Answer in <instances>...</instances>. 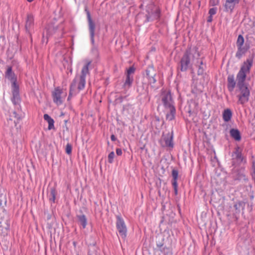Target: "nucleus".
Returning a JSON list of instances; mask_svg holds the SVG:
<instances>
[{
  "mask_svg": "<svg viewBox=\"0 0 255 255\" xmlns=\"http://www.w3.org/2000/svg\"><path fill=\"white\" fill-rule=\"evenodd\" d=\"M0 234L1 236H5L7 235V232L5 231V229L3 228V225L0 224Z\"/></svg>",
  "mask_w": 255,
  "mask_h": 255,
  "instance_id": "obj_38",
  "label": "nucleus"
},
{
  "mask_svg": "<svg viewBox=\"0 0 255 255\" xmlns=\"http://www.w3.org/2000/svg\"><path fill=\"white\" fill-rule=\"evenodd\" d=\"M116 228L120 236L125 239L127 237V228L124 219L121 215L116 216Z\"/></svg>",
  "mask_w": 255,
  "mask_h": 255,
  "instance_id": "obj_8",
  "label": "nucleus"
},
{
  "mask_svg": "<svg viewBox=\"0 0 255 255\" xmlns=\"http://www.w3.org/2000/svg\"><path fill=\"white\" fill-rule=\"evenodd\" d=\"M146 74L147 78L152 76H155L156 73L152 65L149 66L146 70Z\"/></svg>",
  "mask_w": 255,
  "mask_h": 255,
  "instance_id": "obj_26",
  "label": "nucleus"
},
{
  "mask_svg": "<svg viewBox=\"0 0 255 255\" xmlns=\"http://www.w3.org/2000/svg\"><path fill=\"white\" fill-rule=\"evenodd\" d=\"M197 55H198V56H200V55H199V53H197Z\"/></svg>",
  "mask_w": 255,
  "mask_h": 255,
  "instance_id": "obj_52",
  "label": "nucleus"
},
{
  "mask_svg": "<svg viewBox=\"0 0 255 255\" xmlns=\"http://www.w3.org/2000/svg\"><path fill=\"white\" fill-rule=\"evenodd\" d=\"M111 139L112 141H114L117 140V138L114 134H112L111 136Z\"/></svg>",
  "mask_w": 255,
  "mask_h": 255,
  "instance_id": "obj_49",
  "label": "nucleus"
},
{
  "mask_svg": "<svg viewBox=\"0 0 255 255\" xmlns=\"http://www.w3.org/2000/svg\"><path fill=\"white\" fill-rule=\"evenodd\" d=\"M217 11V7H212L209 9V15L213 16V15H215Z\"/></svg>",
  "mask_w": 255,
  "mask_h": 255,
  "instance_id": "obj_39",
  "label": "nucleus"
},
{
  "mask_svg": "<svg viewBox=\"0 0 255 255\" xmlns=\"http://www.w3.org/2000/svg\"><path fill=\"white\" fill-rule=\"evenodd\" d=\"M49 218H50V217L48 216V219H49Z\"/></svg>",
  "mask_w": 255,
  "mask_h": 255,
  "instance_id": "obj_53",
  "label": "nucleus"
},
{
  "mask_svg": "<svg viewBox=\"0 0 255 255\" xmlns=\"http://www.w3.org/2000/svg\"><path fill=\"white\" fill-rule=\"evenodd\" d=\"M85 11L86 12L88 19L91 41L93 46H95L94 36L95 30V23L92 19L90 11L87 8L85 9Z\"/></svg>",
  "mask_w": 255,
  "mask_h": 255,
  "instance_id": "obj_9",
  "label": "nucleus"
},
{
  "mask_svg": "<svg viewBox=\"0 0 255 255\" xmlns=\"http://www.w3.org/2000/svg\"><path fill=\"white\" fill-rule=\"evenodd\" d=\"M133 81V78L132 76L126 75V79L124 83V86L125 88H130L131 86Z\"/></svg>",
  "mask_w": 255,
  "mask_h": 255,
  "instance_id": "obj_25",
  "label": "nucleus"
},
{
  "mask_svg": "<svg viewBox=\"0 0 255 255\" xmlns=\"http://www.w3.org/2000/svg\"><path fill=\"white\" fill-rule=\"evenodd\" d=\"M126 0L127 2H128V0Z\"/></svg>",
  "mask_w": 255,
  "mask_h": 255,
  "instance_id": "obj_56",
  "label": "nucleus"
},
{
  "mask_svg": "<svg viewBox=\"0 0 255 255\" xmlns=\"http://www.w3.org/2000/svg\"><path fill=\"white\" fill-rule=\"evenodd\" d=\"M254 56L255 54L253 53L246 61L244 62L237 75V87L239 94L251 93L248 87L249 84L246 83L245 81L247 78V74L250 73L251 68L253 66Z\"/></svg>",
  "mask_w": 255,
  "mask_h": 255,
  "instance_id": "obj_1",
  "label": "nucleus"
},
{
  "mask_svg": "<svg viewBox=\"0 0 255 255\" xmlns=\"http://www.w3.org/2000/svg\"><path fill=\"white\" fill-rule=\"evenodd\" d=\"M85 78V77L80 76L78 86V89L79 91L83 90L85 88L86 84Z\"/></svg>",
  "mask_w": 255,
  "mask_h": 255,
  "instance_id": "obj_31",
  "label": "nucleus"
},
{
  "mask_svg": "<svg viewBox=\"0 0 255 255\" xmlns=\"http://www.w3.org/2000/svg\"><path fill=\"white\" fill-rule=\"evenodd\" d=\"M168 109H169V112L166 114V119L167 120L171 121L174 120L175 118L176 109L174 106L171 107V108H168Z\"/></svg>",
  "mask_w": 255,
  "mask_h": 255,
  "instance_id": "obj_20",
  "label": "nucleus"
},
{
  "mask_svg": "<svg viewBox=\"0 0 255 255\" xmlns=\"http://www.w3.org/2000/svg\"><path fill=\"white\" fill-rule=\"evenodd\" d=\"M245 207V203L243 201H239L236 202L234 205V208L235 209L234 214L236 218L237 215H239L241 211L243 210Z\"/></svg>",
  "mask_w": 255,
  "mask_h": 255,
  "instance_id": "obj_15",
  "label": "nucleus"
},
{
  "mask_svg": "<svg viewBox=\"0 0 255 255\" xmlns=\"http://www.w3.org/2000/svg\"><path fill=\"white\" fill-rule=\"evenodd\" d=\"M236 82L235 80L234 75L229 74L227 77V88L228 90L232 92L236 87Z\"/></svg>",
  "mask_w": 255,
  "mask_h": 255,
  "instance_id": "obj_14",
  "label": "nucleus"
},
{
  "mask_svg": "<svg viewBox=\"0 0 255 255\" xmlns=\"http://www.w3.org/2000/svg\"><path fill=\"white\" fill-rule=\"evenodd\" d=\"M81 214L77 215L78 222L82 226L83 229H85L87 225V219L86 216L82 214V212L81 211Z\"/></svg>",
  "mask_w": 255,
  "mask_h": 255,
  "instance_id": "obj_18",
  "label": "nucleus"
},
{
  "mask_svg": "<svg viewBox=\"0 0 255 255\" xmlns=\"http://www.w3.org/2000/svg\"><path fill=\"white\" fill-rule=\"evenodd\" d=\"M115 153L114 151L111 152L108 155V162L110 163H112L113 162L114 158L115 157Z\"/></svg>",
  "mask_w": 255,
  "mask_h": 255,
  "instance_id": "obj_37",
  "label": "nucleus"
},
{
  "mask_svg": "<svg viewBox=\"0 0 255 255\" xmlns=\"http://www.w3.org/2000/svg\"><path fill=\"white\" fill-rule=\"evenodd\" d=\"M149 82L150 84L155 83L156 80L155 79V76L149 77L148 78Z\"/></svg>",
  "mask_w": 255,
  "mask_h": 255,
  "instance_id": "obj_44",
  "label": "nucleus"
},
{
  "mask_svg": "<svg viewBox=\"0 0 255 255\" xmlns=\"http://www.w3.org/2000/svg\"><path fill=\"white\" fill-rule=\"evenodd\" d=\"M207 22H211L213 21V16L209 15L207 18Z\"/></svg>",
  "mask_w": 255,
  "mask_h": 255,
  "instance_id": "obj_47",
  "label": "nucleus"
},
{
  "mask_svg": "<svg viewBox=\"0 0 255 255\" xmlns=\"http://www.w3.org/2000/svg\"><path fill=\"white\" fill-rule=\"evenodd\" d=\"M0 224L3 225V228L5 229V231H6L8 232L10 227L9 220L7 218L5 220L1 219V221H0Z\"/></svg>",
  "mask_w": 255,
  "mask_h": 255,
  "instance_id": "obj_29",
  "label": "nucleus"
},
{
  "mask_svg": "<svg viewBox=\"0 0 255 255\" xmlns=\"http://www.w3.org/2000/svg\"><path fill=\"white\" fill-rule=\"evenodd\" d=\"M161 101L166 109L174 106L173 105L174 102L170 91L162 93Z\"/></svg>",
  "mask_w": 255,
  "mask_h": 255,
  "instance_id": "obj_10",
  "label": "nucleus"
},
{
  "mask_svg": "<svg viewBox=\"0 0 255 255\" xmlns=\"http://www.w3.org/2000/svg\"><path fill=\"white\" fill-rule=\"evenodd\" d=\"M5 77L11 82L12 94L11 101L14 105H18L20 102L19 88L18 85L16 83V76L12 71L11 66L7 68L5 73Z\"/></svg>",
  "mask_w": 255,
  "mask_h": 255,
  "instance_id": "obj_2",
  "label": "nucleus"
},
{
  "mask_svg": "<svg viewBox=\"0 0 255 255\" xmlns=\"http://www.w3.org/2000/svg\"><path fill=\"white\" fill-rule=\"evenodd\" d=\"M219 0H210L209 4L210 6H215L219 4Z\"/></svg>",
  "mask_w": 255,
  "mask_h": 255,
  "instance_id": "obj_41",
  "label": "nucleus"
},
{
  "mask_svg": "<svg viewBox=\"0 0 255 255\" xmlns=\"http://www.w3.org/2000/svg\"><path fill=\"white\" fill-rule=\"evenodd\" d=\"M204 72V68L203 66H199V68L197 71V74L198 75H202Z\"/></svg>",
  "mask_w": 255,
  "mask_h": 255,
  "instance_id": "obj_40",
  "label": "nucleus"
},
{
  "mask_svg": "<svg viewBox=\"0 0 255 255\" xmlns=\"http://www.w3.org/2000/svg\"><path fill=\"white\" fill-rule=\"evenodd\" d=\"M231 175L235 180L248 181V178L245 174L244 168H236L235 166L232 170Z\"/></svg>",
  "mask_w": 255,
  "mask_h": 255,
  "instance_id": "obj_7",
  "label": "nucleus"
},
{
  "mask_svg": "<svg viewBox=\"0 0 255 255\" xmlns=\"http://www.w3.org/2000/svg\"><path fill=\"white\" fill-rule=\"evenodd\" d=\"M173 131L168 132L166 133H163L160 140L161 146L163 147H169L172 148L174 146Z\"/></svg>",
  "mask_w": 255,
  "mask_h": 255,
  "instance_id": "obj_6",
  "label": "nucleus"
},
{
  "mask_svg": "<svg viewBox=\"0 0 255 255\" xmlns=\"http://www.w3.org/2000/svg\"><path fill=\"white\" fill-rule=\"evenodd\" d=\"M56 193V191L55 188L52 187L50 188L49 195V199L50 201L55 203Z\"/></svg>",
  "mask_w": 255,
  "mask_h": 255,
  "instance_id": "obj_28",
  "label": "nucleus"
},
{
  "mask_svg": "<svg viewBox=\"0 0 255 255\" xmlns=\"http://www.w3.org/2000/svg\"><path fill=\"white\" fill-rule=\"evenodd\" d=\"M235 5V4L231 2L229 0H226L224 4L225 11L226 12H230V13L232 12Z\"/></svg>",
  "mask_w": 255,
  "mask_h": 255,
  "instance_id": "obj_23",
  "label": "nucleus"
},
{
  "mask_svg": "<svg viewBox=\"0 0 255 255\" xmlns=\"http://www.w3.org/2000/svg\"><path fill=\"white\" fill-rule=\"evenodd\" d=\"M6 204V199L5 196L0 197V212H5L4 206Z\"/></svg>",
  "mask_w": 255,
  "mask_h": 255,
  "instance_id": "obj_30",
  "label": "nucleus"
},
{
  "mask_svg": "<svg viewBox=\"0 0 255 255\" xmlns=\"http://www.w3.org/2000/svg\"><path fill=\"white\" fill-rule=\"evenodd\" d=\"M231 136L236 141H240L241 139V132L237 128H231L230 130Z\"/></svg>",
  "mask_w": 255,
  "mask_h": 255,
  "instance_id": "obj_19",
  "label": "nucleus"
},
{
  "mask_svg": "<svg viewBox=\"0 0 255 255\" xmlns=\"http://www.w3.org/2000/svg\"><path fill=\"white\" fill-rule=\"evenodd\" d=\"M49 218H50V217L48 216V219H49Z\"/></svg>",
  "mask_w": 255,
  "mask_h": 255,
  "instance_id": "obj_55",
  "label": "nucleus"
},
{
  "mask_svg": "<svg viewBox=\"0 0 255 255\" xmlns=\"http://www.w3.org/2000/svg\"><path fill=\"white\" fill-rule=\"evenodd\" d=\"M238 98V103L242 105H245L248 103L249 101V98L250 97V93L248 94H239L237 96Z\"/></svg>",
  "mask_w": 255,
  "mask_h": 255,
  "instance_id": "obj_16",
  "label": "nucleus"
},
{
  "mask_svg": "<svg viewBox=\"0 0 255 255\" xmlns=\"http://www.w3.org/2000/svg\"><path fill=\"white\" fill-rule=\"evenodd\" d=\"M199 64H200V65H201V66H203V61H202V60H201V61L199 62Z\"/></svg>",
  "mask_w": 255,
  "mask_h": 255,
  "instance_id": "obj_50",
  "label": "nucleus"
},
{
  "mask_svg": "<svg viewBox=\"0 0 255 255\" xmlns=\"http://www.w3.org/2000/svg\"><path fill=\"white\" fill-rule=\"evenodd\" d=\"M164 245V244L162 243V242H159V243H156V247H157V248H158V247H162V246H163Z\"/></svg>",
  "mask_w": 255,
  "mask_h": 255,
  "instance_id": "obj_48",
  "label": "nucleus"
},
{
  "mask_svg": "<svg viewBox=\"0 0 255 255\" xmlns=\"http://www.w3.org/2000/svg\"><path fill=\"white\" fill-rule=\"evenodd\" d=\"M62 90L59 87L55 88L54 91L52 92V98L54 103L57 105H61L62 103L61 100V94Z\"/></svg>",
  "mask_w": 255,
  "mask_h": 255,
  "instance_id": "obj_12",
  "label": "nucleus"
},
{
  "mask_svg": "<svg viewBox=\"0 0 255 255\" xmlns=\"http://www.w3.org/2000/svg\"><path fill=\"white\" fill-rule=\"evenodd\" d=\"M34 27V17L32 14L28 13L27 14L25 24V30L26 32L31 36V31L33 30Z\"/></svg>",
  "mask_w": 255,
  "mask_h": 255,
  "instance_id": "obj_11",
  "label": "nucleus"
},
{
  "mask_svg": "<svg viewBox=\"0 0 255 255\" xmlns=\"http://www.w3.org/2000/svg\"><path fill=\"white\" fill-rule=\"evenodd\" d=\"M172 183H177V179L178 176V171L176 169H173L172 170Z\"/></svg>",
  "mask_w": 255,
  "mask_h": 255,
  "instance_id": "obj_32",
  "label": "nucleus"
},
{
  "mask_svg": "<svg viewBox=\"0 0 255 255\" xmlns=\"http://www.w3.org/2000/svg\"><path fill=\"white\" fill-rule=\"evenodd\" d=\"M91 61H88L86 64L83 67L81 71V75L80 76L86 78V76L89 73V66L91 64Z\"/></svg>",
  "mask_w": 255,
  "mask_h": 255,
  "instance_id": "obj_24",
  "label": "nucleus"
},
{
  "mask_svg": "<svg viewBox=\"0 0 255 255\" xmlns=\"http://www.w3.org/2000/svg\"><path fill=\"white\" fill-rule=\"evenodd\" d=\"M77 80L76 78H74L71 83L70 87V91L67 100H70L71 98L76 94V88L77 85Z\"/></svg>",
  "mask_w": 255,
  "mask_h": 255,
  "instance_id": "obj_17",
  "label": "nucleus"
},
{
  "mask_svg": "<svg viewBox=\"0 0 255 255\" xmlns=\"http://www.w3.org/2000/svg\"><path fill=\"white\" fill-rule=\"evenodd\" d=\"M160 10L158 8H156L155 10L152 11L151 13L148 12L146 15V22L153 21L158 19L160 17Z\"/></svg>",
  "mask_w": 255,
  "mask_h": 255,
  "instance_id": "obj_13",
  "label": "nucleus"
},
{
  "mask_svg": "<svg viewBox=\"0 0 255 255\" xmlns=\"http://www.w3.org/2000/svg\"><path fill=\"white\" fill-rule=\"evenodd\" d=\"M72 145L70 143H67L66 146V153L67 154H71V153H72Z\"/></svg>",
  "mask_w": 255,
  "mask_h": 255,
  "instance_id": "obj_36",
  "label": "nucleus"
},
{
  "mask_svg": "<svg viewBox=\"0 0 255 255\" xmlns=\"http://www.w3.org/2000/svg\"><path fill=\"white\" fill-rule=\"evenodd\" d=\"M49 218H50V217L48 216V219H49Z\"/></svg>",
  "mask_w": 255,
  "mask_h": 255,
  "instance_id": "obj_54",
  "label": "nucleus"
},
{
  "mask_svg": "<svg viewBox=\"0 0 255 255\" xmlns=\"http://www.w3.org/2000/svg\"><path fill=\"white\" fill-rule=\"evenodd\" d=\"M172 185L174 188V192L175 195L178 194V184L177 183H172Z\"/></svg>",
  "mask_w": 255,
  "mask_h": 255,
  "instance_id": "obj_42",
  "label": "nucleus"
},
{
  "mask_svg": "<svg viewBox=\"0 0 255 255\" xmlns=\"http://www.w3.org/2000/svg\"><path fill=\"white\" fill-rule=\"evenodd\" d=\"M34 0H27V1L29 2H31L32 1H33Z\"/></svg>",
  "mask_w": 255,
  "mask_h": 255,
  "instance_id": "obj_51",
  "label": "nucleus"
},
{
  "mask_svg": "<svg viewBox=\"0 0 255 255\" xmlns=\"http://www.w3.org/2000/svg\"><path fill=\"white\" fill-rule=\"evenodd\" d=\"M157 250L164 254V255H172L171 250L165 246H162V247H158Z\"/></svg>",
  "mask_w": 255,
  "mask_h": 255,
  "instance_id": "obj_27",
  "label": "nucleus"
},
{
  "mask_svg": "<svg viewBox=\"0 0 255 255\" xmlns=\"http://www.w3.org/2000/svg\"><path fill=\"white\" fill-rule=\"evenodd\" d=\"M244 42L245 40L243 36L240 34L238 37L236 42L238 50L236 53V57L239 59H240L250 48V43L247 41L243 45Z\"/></svg>",
  "mask_w": 255,
  "mask_h": 255,
  "instance_id": "obj_5",
  "label": "nucleus"
},
{
  "mask_svg": "<svg viewBox=\"0 0 255 255\" xmlns=\"http://www.w3.org/2000/svg\"><path fill=\"white\" fill-rule=\"evenodd\" d=\"M92 52L95 55H97L98 54V50L97 47L95 46H93L92 48Z\"/></svg>",
  "mask_w": 255,
  "mask_h": 255,
  "instance_id": "obj_43",
  "label": "nucleus"
},
{
  "mask_svg": "<svg viewBox=\"0 0 255 255\" xmlns=\"http://www.w3.org/2000/svg\"><path fill=\"white\" fill-rule=\"evenodd\" d=\"M10 117H13L14 118L16 119V120L14 121V123L15 124V126H16V125L19 123V121L21 120L22 117L21 116L19 115L18 114L16 113V112L14 111L12 113V115L10 116Z\"/></svg>",
  "mask_w": 255,
  "mask_h": 255,
  "instance_id": "obj_33",
  "label": "nucleus"
},
{
  "mask_svg": "<svg viewBox=\"0 0 255 255\" xmlns=\"http://www.w3.org/2000/svg\"><path fill=\"white\" fill-rule=\"evenodd\" d=\"M194 57V55L192 53L191 47L186 49L180 60L178 68V70H180L182 72L186 71L190 65L191 58Z\"/></svg>",
  "mask_w": 255,
  "mask_h": 255,
  "instance_id": "obj_3",
  "label": "nucleus"
},
{
  "mask_svg": "<svg viewBox=\"0 0 255 255\" xmlns=\"http://www.w3.org/2000/svg\"><path fill=\"white\" fill-rule=\"evenodd\" d=\"M232 116V112L229 109H225L223 113V119L226 122L230 121Z\"/></svg>",
  "mask_w": 255,
  "mask_h": 255,
  "instance_id": "obj_22",
  "label": "nucleus"
},
{
  "mask_svg": "<svg viewBox=\"0 0 255 255\" xmlns=\"http://www.w3.org/2000/svg\"><path fill=\"white\" fill-rule=\"evenodd\" d=\"M242 150L243 149L239 146L235 147L231 155V162L233 166H236L246 163V158L243 155Z\"/></svg>",
  "mask_w": 255,
  "mask_h": 255,
  "instance_id": "obj_4",
  "label": "nucleus"
},
{
  "mask_svg": "<svg viewBox=\"0 0 255 255\" xmlns=\"http://www.w3.org/2000/svg\"><path fill=\"white\" fill-rule=\"evenodd\" d=\"M116 153L118 155L120 156L122 154L123 152L121 148H117L116 149Z\"/></svg>",
  "mask_w": 255,
  "mask_h": 255,
  "instance_id": "obj_46",
  "label": "nucleus"
},
{
  "mask_svg": "<svg viewBox=\"0 0 255 255\" xmlns=\"http://www.w3.org/2000/svg\"><path fill=\"white\" fill-rule=\"evenodd\" d=\"M252 168L253 170V177L255 179V160H254L252 163Z\"/></svg>",
  "mask_w": 255,
  "mask_h": 255,
  "instance_id": "obj_45",
  "label": "nucleus"
},
{
  "mask_svg": "<svg viewBox=\"0 0 255 255\" xmlns=\"http://www.w3.org/2000/svg\"><path fill=\"white\" fill-rule=\"evenodd\" d=\"M43 118L48 123V129L51 130L54 129V121L52 118H51L48 114H45L43 116Z\"/></svg>",
  "mask_w": 255,
  "mask_h": 255,
  "instance_id": "obj_21",
  "label": "nucleus"
},
{
  "mask_svg": "<svg viewBox=\"0 0 255 255\" xmlns=\"http://www.w3.org/2000/svg\"><path fill=\"white\" fill-rule=\"evenodd\" d=\"M135 68L133 66H130L127 71L126 75L131 76V74H133L135 72Z\"/></svg>",
  "mask_w": 255,
  "mask_h": 255,
  "instance_id": "obj_35",
  "label": "nucleus"
},
{
  "mask_svg": "<svg viewBox=\"0 0 255 255\" xmlns=\"http://www.w3.org/2000/svg\"><path fill=\"white\" fill-rule=\"evenodd\" d=\"M55 30V28L52 25H49L47 28V32L48 34H52Z\"/></svg>",
  "mask_w": 255,
  "mask_h": 255,
  "instance_id": "obj_34",
  "label": "nucleus"
}]
</instances>
